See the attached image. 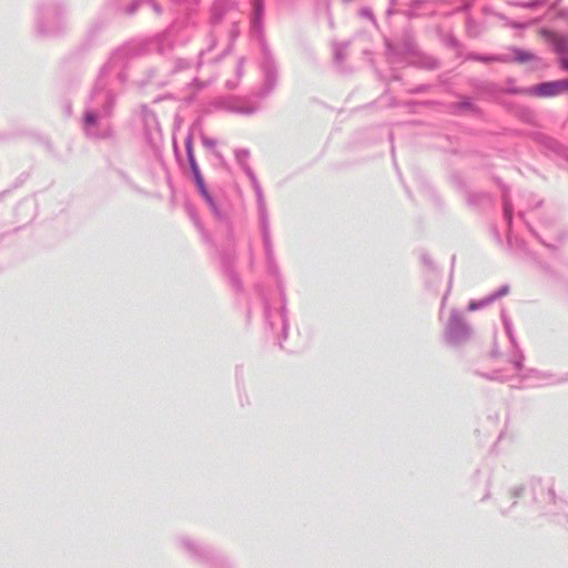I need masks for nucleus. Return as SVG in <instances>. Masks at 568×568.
Returning a JSON list of instances; mask_svg holds the SVG:
<instances>
[{
    "mask_svg": "<svg viewBox=\"0 0 568 568\" xmlns=\"http://www.w3.org/2000/svg\"><path fill=\"white\" fill-rule=\"evenodd\" d=\"M85 120H87L88 123H94L95 118H94L93 114H87L85 115Z\"/></svg>",
    "mask_w": 568,
    "mask_h": 568,
    "instance_id": "obj_2",
    "label": "nucleus"
},
{
    "mask_svg": "<svg viewBox=\"0 0 568 568\" xmlns=\"http://www.w3.org/2000/svg\"><path fill=\"white\" fill-rule=\"evenodd\" d=\"M528 59H530V54H528V53H525V54L519 55V60H520V61H526V60H528Z\"/></svg>",
    "mask_w": 568,
    "mask_h": 568,
    "instance_id": "obj_3",
    "label": "nucleus"
},
{
    "mask_svg": "<svg viewBox=\"0 0 568 568\" xmlns=\"http://www.w3.org/2000/svg\"><path fill=\"white\" fill-rule=\"evenodd\" d=\"M565 89H568V80H564L557 83H547L541 87L542 94L546 95L556 94Z\"/></svg>",
    "mask_w": 568,
    "mask_h": 568,
    "instance_id": "obj_1",
    "label": "nucleus"
}]
</instances>
